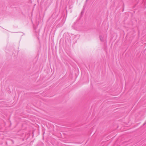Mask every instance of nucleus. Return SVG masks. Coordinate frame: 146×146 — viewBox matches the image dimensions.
Segmentation results:
<instances>
[{"label": "nucleus", "instance_id": "f257e3e1", "mask_svg": "<svg viewBox=\"0 0 146 146\" xmlns=\"http://www.w3.org/2000/svg\"><path fill=\"white\" fill-rule=\"evenodd\" d=\"M100 39L101 41H103V38L102 36H100Z\"/></svg>", "mask_w": 146, "mask_h": 146}, {"label": "nucleus", "instance_id": "f03ea898", "mask_svg": "<svg viewBox=\"0 0 146 146\" xmlns=\"http://www.w3.org/2000/svg\"><path fill=\"white\" fill-rule=\"evenodd\" d=\"M146 124V122L143 123V125H145Z\"/></svg>", "mask_w": 146, "mask_h": 146}]
</instances>
